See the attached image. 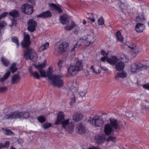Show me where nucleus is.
<instances>
[{"instance_id": "39", "label": "nucleus", "mask_w": 149, "mask_h": 149, "mask_svg": "<svg viewBox=\"0 0 149 149\" xmlns=\"http://www.w3.org/2000/svg\"><path fill=\"white\" fill-rule=\"evenodd\" d=\"M148 103H143L142 105V109L143 110H146L149 108Z\"/></svg>"}, {"instance_id": "63", "label": "nucleus", "mask_w": 149, "mask_h": 149, "mask_svg": "<svg viewBox=\"0 0 149 149\" xmlns=\"http://www.w3.org/2000/svg\"><path fill=\"white\" fill-rule=\"evenodd\" d=\"M18 142L19 143H22L23 142L22 140L19 139L18 140Z\"/></svg>"}, {"instance_id": "56", "label": "nucleus", "mask_w": 149, "mask_h": 149, "mask_svg": "<svg viewBox=\"0 0 149 149\" xmlns=\"http://www.w3.org/2000/svg\"><path fill=\"white\" fill-rule=\"evenodd\" d=\"M87 18L90 19L92 22H94L95 21V19L93 18L90 17H87Z\"/></svg>"}, {"instance_id": "31", "label": "nucleus", "mask_w": 149, "mask_h": 149, "mask_svg": "<svg viewBox=\"0 0 149 149\" xmlns=\"http://www.w3.org/2000/svg\"><path fill=\"white\" fill-rule=\"evenodd\" d=\"M10 74V72L8 71L7 72L4 74L3 77H1L0 79V82H2L6 80L9 76Z\"/></svg>"}, {"instance_id": "47", "label": "nucleus", "mask_w": 149, "mask_h": 149, "mask_svg": "<svg viewBox=\"0 0 149 149\" xmlns=\"http://www.w3.org/2000/svg\"><path fill=\"white\" fill-rule=\"evenodd\" d=\"M144 19L143 16H141L140 17L139 16H137L136 17V20L137 21L141 22V21Z\"/></svg>"}, {"instance_id": "34", "label": "nucleus", "mask_w": 149, "mask_h": 149, "mask_svg": "<svg viewBox=\"0 0 149 149\" xmlns=\"http://www.w3.org/2000/svg\"><path fill=\"white\" fill-rule=\"evenodd\" d=\"M10 69L13 73L15 72L17 69V68L16 67V64L15 63H13L11 65Z\"/></svg>"}, {"instance_id": "9", "label": "nucleus", "mask_w": 149, "mask_h": 149, "mask_svg": "<svg viewBox=\"0 0 149 149\" xmlns=\"http://www.w3.org/2000/svg\"><path fill=\"white\" fill-rule=\"evenodd\" d=\"M147 66L141 63H134L131 66V71L134 72H137L147 68Z\"/></svg>"}, {"instance_id": "11", "label": "nucleus", "mask_w": 149, "mask_h": 149, "mask_svg": "<svg viewBox=\"0 0 149 149\" xmlns=\"http://www.w3.org/2000/svg\"><path fill=\"white\" fill-rule=\"evenodd\" d=\"M24 38L21 42V45L22 47L26 48L29 46L31 42L30 41V36L28 34L24 33Z\"/></svg>"}, {"instance_id": "25", "label": "nucleus", "mask_w": 149, "mask_h": 149, "mask_svg": "<svg viewBox=\"0 0 149 149\" xmlns=\"http://www.w3.org/2000/svg\"><path fill=\"white\" fill-rule=\"evenodd\" d=\"M82 118V114L80 113H76L73 116V120L77 122L80 121Z\"/></svg>"}, {"instance_id": "37", "label": "nucleus", "mask_w": 149, "mask_h": 149, "mask_svg": "<svg viewBox=\"0 0 149 149\" xmlns=\"http://www.w3.org/2000/svg\"><path fill=\"white\" fill-rule=\"evenodd\" d=\"M1 61L5 66H7L9 64V61L6 59L2 58Z\"/></svg>"}, {"instance_id": "26", "label": "nucleus", "mask_w": 149, "mask_h": 149, "mask_svg": "<svg viewBox=\"0 0 149 149\" xmlns=\"http://www.w3.org/2000/svg\"><path fill=\"white\" fill-rule=\"evenodd\" d=\"M46 77H47L49 80V81L55 75H52V71L50 67H49L47 70Z\"/></svg>"}, {"instance_id": "33", "label": "nucleus", "mask_w": 149, "mask_h": 149, "mask_svg": "<svg viewBox=\"0 0 149 149\" xmlns=\"http://www.w3.org/2000/svg\"><path fill=\"white\" fill-rule=\"evenodd\" d=\"M116 36L118 40L122 42L123 40V37L121 35V33L120 31H118L116 33Z\"/></svg>"}, {"instance_id": "22", "label": "nucleus", "mask_w": 149, "mask_h": 149, "mask_svg": "<svg viewBox=\"0 0 149 149\" xmlns=\"http://www.w3.org/2000/svg\"><path fill=\"white\" fill-rule=\"evenodd\" d=\"M95 40L96 38L93 34L88 35L86 39V42L88 43H86L88 44V45L90 44L93 43Z\"/></svg>"}, {"instance_id": "32", "label": "nucleus", "mask_w": 149, "mask_h": 149, "mask_svg": "<svg viewBox=\"0 0 149 149\" xmlns=\"http://www.w3.org/2000/svg\"><path fill=\"white\" fill-rule=\"evenodd\" d=\"M96 140H97V142L98 143H102L104 142V136H98L96 137Z\"/></svg>"}, {"instance_id": "6", "label": "nucleus", "mask_w": 149, "mask_h": 149, "mask_svg": "<svg viewBox=\"0 0 149 149\" xmlns=\"http://www.w3.org/2000/svg\"><path fill=\"white\" fill-rule=\"evenodd\" d=\"M88 121L94 126L95 127L102 126L104 123V122L100 116H95L93 118H90Z\"/></svg>"}, {"instance_id": "44", "label": "nucleus", "mask_w": 149, "mask_h": 149, "mask_svg": "<svg viewBox=\"0 0 149 149\" xmlns=\"http://www.w3.org/2000/svg\"><path fill=\"white\" fill-rule=\"evenodd\" d=\"M4 133L5 134L8 135H11L13 134V132L10 130H4Z\"/></svg>"}, {"instance_id": "15", "label": "nucleus", "mask_w": 149, "mask_h": 149, "mask_svg": "<svg viewBox=\"0 0 149 149\" xmlns=\"http://www.w3.org/2000/svg\"><path fill=\"white\" fill-rule=\"evenodd\" d=\"M77 92V88L76 86H74V85L72 86L71 87V89L69 91V93L68 94V95L70 94H72L71 97V100L70 102L72 104L74 103L76 101V96L74 95V94Z\"/></svg>"}, {"instance_id": "4", "label": "nucleus", "mask_w": 149, "mask_h": 149, "mask_svg": "<svg viewBox=\"0 0 149 149\" xmlns=\"http://www.w3.org/2000/svg\"><path fill=\"white\" fill-rule=\"evenodd\" d=\"M51 84L58 88L62 87L63 85L64 82L62 79V77L59 75H55L49 81Z\"/></svg>"}, {"instance_id": "8", "label": "nucleus", "mask_w": 149, "mask_h": 149, "mask_svg": "<svg viewBox=\"0 0 149 149\" xmlns=\"http://www.w3.org/2000/svg\"><path fill=\"white\" fill-rule=\"evenodd\" d=\"M68 48L69 44L65 42H63L62 43L59 45L58 47L57 45L55 46L54 47L55 50L59 53L66 51Z\"/></svg>"}, {"instance_id": "2", "label": "nucleus", "mask_w": 149, "mask_h": 149, "mask_svg": "<svg viewBox=\"0 0 149 149\" xmlns=\"http://www.w3.org/2000/svg\"><path fill=\"white\" fill-rule=\"evenodd\" d=\"M111 124L108 123L105 125L104 128V132L106 135H109L114 132L113 128L116 131L119 130L120 128V126L116 119L111 118L110 119Z\"/></svg>"}, {"instance_id": "40", "label": "nucleus", "mask_w": 149, "mask_h": 149, "mask_svg": "<svg viewBox=\"0 0 149 149\" xmlns=\"http://www.w3.org/2000/svg\"><path fill=\"white\" fill-rule=\"evenodd\" d=\"M51 124L50 123H45L42 125V127L44 129H47L49 128L51 126Z\"/></svg>"}, {"instance_id": "29", "label": "nucleus", "mask_w": 149, "mask_h": 149, "mask_svg": "<svg viewBox=\"0 0 149 149\" xmlns=\"http://www.w3.org/2000/svg\"><path fill=\"white\" fill-rule=\"evenodd\" d=\"M49 45V43L47 42H46L43 45H41L39 48V51L42 52L44 50L47 49Z\"/></svg>"}, {"instance_id": "62", "label": "nucleus", "mask_w": 149, "mask_h": 149, "mask_svg": "<svg viewBox=\"0 0 149 149\" xmlns=\"http://www.w3.org/2000/svg\"><path fill=\"white\" fill-rule=\"evenodd\" d=\"M31 67H30V69L29 70V71L30 72V73L31 74V75L32 74V73H33V72H32V71L31 69Z\"/></svg>"}, {"instance_id": "53", "label": "nucleus", "mask_w": 149, "mask_h": 149, "mask_svg": "<svg viewBox=\"0 0 149 149\" xmlns=\"http://www.w3.org/2000/svg\"><path fill=\"white\" fill-rule=\"evenodd\" d=\"M143 86L144 88L149 90V83L143 85Z\"/></svg>"}, {"instance_id": "18", "label": "nucleus", "mask_w": 149, "mask_h": 149, "mask_svg": "<svg viewBox=\"0 0 149 149\" xmlns=\"http://www.w3.org/2000/svg\"><path fill=\"white\" fill-rule=\"evenodd\" d=\"M50 9L52 10H55L59 13H61L63 11L61 9V6L59 5H56L53 3H51L49 5Z\"/></svg>"}, {"instance_id": "60", "label": "nucleus", "mask_w": 149, "mask_h": 149, "mask_svg": "<svg viewBox=\"0 0 149 149\" xmlns=\"http://www.w3.org/2000/svg\"><path fill=\"white\" fill-rule=\"evenodd\" d=\"M12 23L13 25L15 24L16 23V21L15 19H12Z\"/></svg>"}, {"instance_id": "51", "label": "nucleus", "mask_w": 149, "mask_h": 149, "mask_svg": "<svg viewBox=\"0 0 149 149\" xmlns=\"http://www.w3.org/2000/svg\"><path fill=\"white\" fill-rule=\"evenodd\" d=\"M115 138L114 137L111 136H109L108 138L107 139V141H113L115 140Z\"/></svg>"}, {"instance_id": "57", "label": "nucleus", "mask_w": 149, "mask_h": 149, "mask_svg": "<svg viewBox=\"0 0 149 149\" xmlns=\"http://www.w3.org/2000/svg\"><path fill=\"white\" fill-rule=\"evenodd\" d=\"M108 58H106L105 57H103L101 58V61L104 62L105 61H106V59Z\"/></svg>"}, {"instance_id": "46", "label": "nucleus", "mask_w": 149, "mask_h": 149, "mask_svg": "<svg viewBox=\"0 0 149 149\" xmlns=\"http://www.w3.org/2000/svg\"><path fill=\"white\" fill-rule=\"evenodd\" d=\"M6 25V24L4 21L0 22V30Z\"/></svg>"}, {"instance_id": "14", "label": "nucleus", "mask_w": 149, "mask_h": 149, "mask_svg": "<svg viewBox=\"0 0 149 149\" xmlns=\"http://www.w3.org/2000/svg\"><path fill=\"white\" fill-rule=\"evenodd\" d=\"M29 26L27 27L28 30L32 32L36 29V26L37 22L35 20L33 19L29 20L27 22Z\"/></svg>"}, {"instance_id": "36", "label": "nucleus", "mask_w": 149, "mask_h": 149, "mask_svg": "<svg viewBox=\"0 0 149 149\" xmlns=\"http://www.w3.org/2000/svg\"><path fill=\"white\" fill-rule=\"evenodd\" d=\"M86 94V91H85L84 90L82 91H80L79 93V94L78 95V96L79 97V99L78 100H79V101H81L82 100V98L83 96H84Z\"/></svg>"}, {"instance_id": "42", "label": "nucleus", "mask_w": 149, "mask_h": 149, "mask_svg": "<svg viewBox=\"0 0 149 149\" xmlns=\"http://www.w3.org/2000/svg\"><path fill=\"white\" fill-rule=\"evenodd\" d=\"M38 120L40 123H43L45 121V118L43 116H41L38 118Z\"/></svg>"}, {"instance_id": "52", "label": "nucleus", "mask_w": 149, "mask_h": 149, "mask_svg": "<svg viewBox=\"0 0 149 149\" xmlns=\"http://www.w3.org/2000/svg\"><path fill=\"white\" fill-rule=\"evenodd\" d=\"M131 49L132 50V51L134 53H135V54H136L137 53H138L139 52V51L138 49L136 48H134L133 47H130Z\"/></svg>"}, {"instance_id": "59", "label": "nucleus", "mask_w": 149, "mask_h": 149, "mask_svg": "<svg viewBox=\"0 0 149 149\" xmlns=\"http://www.w3.org/2000/svg\"><path fill=\"white\" fill-rule=\"evenodd\" d=\"M84 72L85 74H86L87 75H88L89 74L88 71L87 70H84Z\"/></svg>"}, {"instance_id": "7", "label": "nucleus", "mask_w": 149, "mask_h": 149, "mask_svg": "<svg viewBox=\"0 0 149 149\" xmlns=\"http://www.w3.org/2000/svg\"><path fill=\"white\" fill-rule=\"evenodd\" d=\"M2 116V119H14L20 118L19 112L18 111H13L7 114H5L3 113L1 114Z\"/></svg>"}, {"instance_id": "45", "label": "nucleus", "mask_w": 149, "mask_h": 149, "mask_svg": "<svg viewBox=\"0 0 149 149\" xmlns=\"http://www.w3.org/2000/svg\"><path fill=\"white\" fill-rule=\"evenodd\" d=\"M58 66L60 68L64 65V62L61 60H59L58 63Z\"/></svg>"}, {"instance_id": "3", "label": "nucleus", "mask_w": 149, "mask_h": 149, "mask_svg": "<svg viewBox=\"0 0 149 149\" xmlns=\"http://www.w3.org/2000/svg\"><path fill=\"white\" fill-rule=\"evenodd\" d=\"M83 61L81 60L77 61L75 65H71L68 68V76H73L75 75L79 70L83 69Z\"/></svg>"}, {"instance_id": "35", "label": "nucleus", "mask_w": 149, "mask_h": 149, "mask_svg": "<svg viewBox=\"0 0 149 149\" xmlns=\"http://www.w3.org/2000/svg\"><path fill=\"white\" fill-rule=\"evenodd\" d=\"M11 40L13 42L15 43L18 47L19 46V43L18 38L16 36H12L11 37Z\"/></svg>"}, {"instance_id": "48", "label": "nucleus", "mask_w": 149, "mask_h": 149, "mask_svg": "<svg viewBox=\"0 0 149 149\" xmlns=\"http://www.w3.org/2000/svg\"><path fill=\"white\" fill-rule=\"evenodd\" d=\"M8 13L7 12H4L2 13L0 15V20L2 18H4L5 16L8 15Z\"/></svg>"}, {"instance_id": "24", "label": "nucleus", "mask_w": 149, "mask_h": 149, "mask_svg": "<svg viewBox=\"0 0 149 149\" xmlns=\"http://www.w3.org/2000/svg\"><path fill=\"white\" fill-rule=\"evenodd\" d=\"M121 72H118L117 75L115 76L116 80H118L119 77L124 78L127 77V73L123 70Z\"/></svg>"}, {"instance_id": "17", "label": "nucleus", "mask_w": 149, "mask_h": 149, "mask_svg": "<svg viewBox=\"0 0 149 149\" xmlns=\"http://www.w3.org/2000/svg\"><path fill=\"white\" fill-rule=\"evenodd\" d=\"M77 129L78 133L80 134H84L86 132L85 127L81 123H79L78 124L77 126Z\"/></svg>"}, {"instance_id": "64", "label": "nucleus", "mask_w": 149, "mask_h": 149, "mask_svg": "<svg viewBox=\"0 0 149 149\" xmlns=\"http://www.w3.org/2000/svg\"><path fill=\"white\" fill-rule=\"evenodd\" d=\"M129 113H127L126 114V115L129 118H130L132 116V114H131V115L130 116H129Z\"/></svg>"}, {"instance_id": "10", "label": "nucleus", "mask_w": 149, "mask_h": 149, "mask_svg": "<svg viewBox=\"0 0 149 149\" xmlns=\"http://www.w3.org/2000/svg\"><path fill=\"white\" fill-rule=\"evenodd\" d=\"M121 56L122 57H120L119 59L118 58L115 56H112L111 58H107L106 61L111 65H114L119 61L120 59H126V57L124 54H121Z\"/></svg>"}, {"instance_id": "27", "label": "nucleus", "mask_w": 149, "mask_h": 149, "mask_svg": "<svg viewBox=\"0 0 149 149\" xmlns=\"http://www.w3.org/2000/svg\"><path fill=\"white\" fill-rule=\"evenodd\" d=\"M9 14L14 18L18 17L19 14V12L16 10H13L9 13Z\"/></svg>"}, {"instance_id": "30", "label": "nucleus", "mask_w": 149, "mask_h": 149, "mask_svg": "<svg viewBox=\"0 0 149 149\" xmlns=\"http://www.w3.org/2000/svg\"><path fill=\"white\" fill-rule=\"evenodd\" d=\"M76 26V25L73 22H71V24L70 26H66L65 27V30L70 31L72 29L74 28Z\"/></svg>"}, {"instance_id": "21", "label": "nucleus", "mask_w": 149, "mask_h": 149, "mask_svg": "<svg viewBox=\"0 0 149 149\" xmlns=\"http://www.w3.org/2000/svg\"><path fill=\"white\" fill-rule=\"evenodd\" d=\"M21 79L20 75L19 74H15L13 75L12 78L11 84H15L17 83Z\"/></svg>"}, {"instance_id": "13", "label": "nucleus", "mask_w": 149, "mask_h": 149, "mask_svg": "<svg viewBox=\"0 0 149 149\" xmlns=\"http://www.w3.org/2000/svg\"><path fill=\"white\" fill-rule=\"evenodd\" d=\"M21 9L22 12L28 15H30L33 12V7L28 4L22 5Z\"/></svg>"}, {"instance_id": "55", "label": "nucleus", "mask_w": 149, "mask_h": 149, "mask_svg": "<svg viewBox=\"0 0 149 149\" xmlns=\"http://www.w3.org/2000/svg\"><path fill=\"white\" fill-rule=\"evenodd\" d=\"M91 69L93 70V72L95 73H97V72L95 70L93 66L92 65L91 67Z\"/></svg>"}, {"instance_id": "38", "label": "nucleus", "mask_w": 149, "mask_h": 149, "mask_svg": "<svg viewBox=\"0 0 149 149\" xmlns=\"http://www.w3.org/2000/svg\"><path fill=\"white\" fill-rule=\"evenodd\" d=\"M33 77L36 79H39L40 78V76L37 72H34L32 73L31 75Z\"/></svg>"}, {"instance_id": "49", "label": "nucleus", "mask_w": 149, "mask_h": 149, "mask_svg": "<svg viewBox=\"0 0 149 149\" xmlns=\"http://www.w3.org/2000/svg\"><path fill=\"white\" fill-rule=\"evenodd\" d=\"M101 54L103 56V57L106 58H108L107 55L108 54H107L106 52L103 50H102L101 51Z\"/></svg>"}, {"instance_id": "12", "label": "nucleus", "mask_w": 149, "mask_h": 149, "mask_svg": "<svg viewBox=\"0 0 149 149\" xmlns=\"http://www.w3.org/2000/svg\"><path fill=\"white\" fill-rule=\"evenodd\" d=\"M45 66V63L39 64L38 65H35L36 68L38 69V70L40 74V76L41 77H46V72L43 69Z\"/></svg>"}, {"instance_id": "23", "label": "nucleus", "mask_w": 149, "mask_h": 149, "mask_svg": "<svg viewBox=\"0 0 149 149\" xmlns=\"http://www.w3.org/2000/svg\"><path fill=\"white\" fill-rule=\"evenodd\" d=\"M145 28V26L143 24L138 23L135 27V30L137 32H143Z\"/></svg>"}, {"instance_id": "58", "label": "nucleus", "mask_w": 149, "mask_h": 149, "mask_svg": "<svg viewBox=\"0 0 149 149\" xmlns=\"http://www.w3.org/2000/svg\"><path fill=\"white\" fill-rule=\"evenodd\" d=\"M100 67L101 68L102 70H103L108 71V69L105 67Z\"/></svg>"}, {"instance_id": "61", "label": "nucleus", "mask_w": 149, "mask_h": 149, "mask_svg": "<svg viewBox=\"0 0 149 149\" xmlns=\"http://www.w3.org/2000/svg\"><path fill=\"white\" fill-rule=\"evenodd\" d=\"M123 5H123H124V4H123V3H122V4H121L120 6V8H121V12H123V9H124V8H123V7H121V6H122Z\"/></svg>"}, {"instance_id": "43", "label": "nucleus", "mask_w": 149, "mask_h": 149, "mask_svg": "<svg viewBox=\"0 0 149 149\" xmlns=\"http://www.w3.org/2000/svg\"><path fill=\"white\" fill-rule=\"evenodd\" d=\"M0 144H2V145L1 146V148H7L9 147L10 145V142L9 141H6L4 144L2 143H1Z\"/></svg>"}, {"instance_id": "28", "label": "nucleus", "mask_w": 149, "mask_h": 149, "mask_svg": "<svg viewBox=\"0 0 149 149\" xmlns=\"http://www.w3.org/2000/svg\"><path fill=\"white\" fill-rule=\"evenodd\" d=\"M20 118H26L29 117L30 115L29 113L27 112H19Z\"/></svg>"}, {"instance_id": "5", "label": "nucleus", "mask_w": 149, "mask_h": 149, "mask_svg": "<svg viewBox=\"0 0 149 149\" xmlns=\"http://www.w3.org/2000/svg\"><path fill=\"white\" fill-rule=\"evenodd\" d=\"M24 57L27 60L30 59L34 61L36 59V56L35 51L30 48H27L24 52Z\"/></svg>"}, {"instance_id": "16", "label": "nucleus", "mask_w": 149, "mask_h": 149, "mask_svg": "<svg viewBox=\"0 0 149 149\" xmlns=\"http://www.w3.org/2000/svg\"><path fill=\"white\" fill-rule=\"evenodd\" d=\"M125 59V61L120 59L117 62L115 66V68L117 70L120 71L123 70L125 66L124 63H125L128 60L126 58Z\"/></svg>"}, {"instance_id": "19", "label": "nucleus", "mask_w": 149, "mask_h": 149, "mask_svg": "<svg viewBox=\"0 0 149 149\" xmlns=\"http://www.w3.org/2000/svg\"><path fill=\"white\" fill-rule=\"evenodd\" d=\"M60 21L63 24H67L69 22V17L67 15L63 14L60 16Z\"/></svg>"}, {"instance_id": "50", "label": "nucleus", "mask_w": 149, "mask_h": 149, "mask_svg": "<svg viewBox=\"0 0 149 149\" xmlns=\"http://www.w3.org/2000/svg\"><path fill=\"white\" fill-rule=\"evenodd\" d=\"M7 88L6 87L0 88V93L6 91L7 90Z\"/></svg>"}, {"instance_id": "20", "label": "nucleus", "mask_w": 149, "mask_h": 149, "mask_svg": "<svg viewBox=\"0 0 149 149\" xmlns=\"http://www.w3.org/2000/svg\"><path fill=\"white\" fill-rule=\"evenodd\" d=\"M52 15V13L49 10H47L45 12H42L40 14L38 15L37 17L43 18H47L51 17Z\"/></svg>"}, {"instance_id": "41", "label": "nucleus", "mask_w": 149, "mask_h": 149, "mask_svg": "<svg viewBox=\"0 0 149 149\" xmlns=\"http://www.w3.org/2000/svg\"><path fill=\"white\" fill-rule=\"evenodd\" d=\"M98 24L99 25H102L104 24V20L103 18L101 17L98 20Z\"/></svg>"}, {"instance_id": "54", "label": "nucleus", "mask_w": 149, "mask_h": 149, "mask_svg": "<svg viewBox=\"0 0 149 149\" xmlns=\"http://www.w3.org/2000/svg\"><path fill=\"white\" fill-rule=\"evenodd\" d=\"M77 43H76L75 45H74L73 47L71 49V51L72 52L74 51V50H75V48L77 47Z\"/></svg>"}, {"instance_id": "1", "label": "nucleus", "mask_w": 149, "mask_h": 149, "mask_svg": "<svg viewBox=\"0 0 149 149\" xmlns=\"http://www.w3.org/2000/svg\"><path fill=\"white\" fill-rule=\"evenodd\" d=\"M64 117V114L63 112H59L58 114L57 120L55 124L58 125L61 124L63 128L66 129L70 133H71L73 130L72 124L71 123L69 122V119L65 120Z\"/></svg>"}]
</instances>
